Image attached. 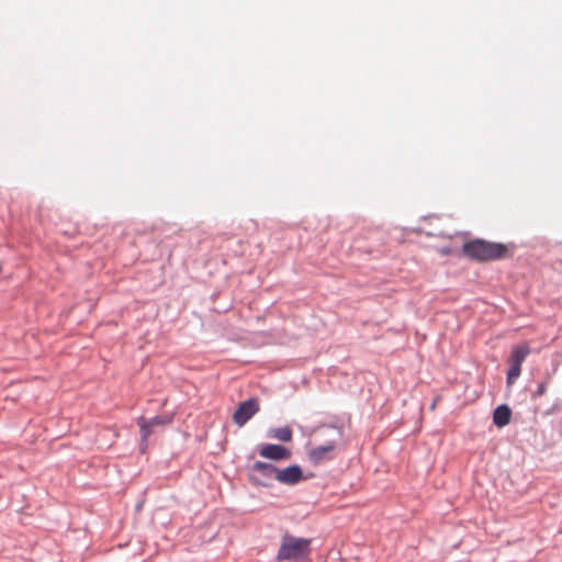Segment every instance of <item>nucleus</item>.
Segmentation results:
<instances>
[{
	"mask_svg": "<svg viewBox=\"0 0 562 562\" xmlns=\"http://www.w3.org/2000/svg\"><path fill=\"white\" fill-rule=\"evenodd\" d=\"M344 432L341 428L328 426L317 432L319 442L310 450L308 457L315 463L334 458L337 446L341 442Z\"/></svg>",
	"mask_w": 562,
	"mask_h": 562,
	"instance_id": "nucleus-2",
	"label": "nucleus"
},
{
	"mask_svg": "<svg viewBox=\"0 0 562 562\" xmlns=\"http://www.w3.org/2000/svg\"><path fill=\"white\" fill-rule=\"evenodd\" d=\"M250 479L261 485H268L271 480L281 481V470L267 462H256L250 470Z\"/></svg>",
	"mask_w": 562,
	"mask_h": 562,
	"instance_id": "nucleus-4",
	"label": "nucleus"
},
{
	"mask_svg": "<svg viewBox=\"0 0 562 562\" xmlns=\"http://www.w3.org/2000/svg\"><path fill=\"white\" fill-rule=\"evenodd\" d=\"M463 254L476 261H490L506 258L509 255V247L502 243H491L483 239H475L465 243L462 247Z\"/></svg>",
	"mask_w": 562,
	"mask_h": 562,
	"instance_id": "nucleus-1",
	"label": "nucleus"
},
{
	"mask_svg": "<svg viewBox=\"0 0 562 562\" xmlns=\"http://www.w3.org/2000/svg\"><path fill=\"white\" fill-rule=\"evenodd\" d=\"M546 391V387L544 385H539L538 390H537V395H542Z\"/></svg>",
	"mask_w": 562,
	"mask_h": 562,
	"instance_id": "nucleus-13",
	"label": "nucleus"
},
{
	"mask_svg": "<svg viewBox=\"0 0 562 562\" xmlns=\"http://www.w3.org/2000/svg\"><path fill=\"white\" fill-rule=\"evenodd\" d=\"M312 475V473L304 474L299 465H291L283 469L282 480L283 483L295 484L302 480L311 477Z\"/></svg>",
	"mask_w": 562,
	"mask_h": 562,
	"instance_id": "nucleus-7",
	"label": "nucleus"
},
{
	"mask_svg": "<svg viewBox=\"0 0 562 562\" xmlns=\"http://www.w3.org/2000/svg\"><path fill=\"white\" fill-rule=\"evenodd\" d=\"M272 437H276V438L281 437V429H274Z\"/></svg>",
	"mask_w": 562,
	"mask_h": 562,
	"instance_id": "nucleus-14",
	"label": "nucleus"
},
{
	"mask_svg": "<svg viewBox=\"0 0 562 562\" xmlns=\"http://www.w3.org/2000/svg\"><path fill=\"white\" fill-rule=\"evenodd\" d=\"M530 349L527 344H522L513 348L510 357L508 359L509 364L520 366L529 355Z\"/></svg>",
	"mask_w": 562,
	"mask_h": 562,
	"instance_id": "nucleus-9",
	"label": "nucleus"
},
{
	"mask_svg": "<svg viewBox=\"0 0 562 562\" xmlns=\"http://www.w3.org/2000/svg\"><path fill=\"white\" fill-rule=\"evenodd\" d=\"M311 554V539L283 535V561L306 562Z\"/></svg>",
	"mask_w": 562,
	"mask_h": 562,
	"instance_id": "nucleus-3",
	"label": "nucleus"
},
{
	"mask_svg": "<svg viewBox=\"0 0 562 562\" xmlns=\"http://www.w3.org/2000/svg\"><path fill=\"white\" fill-rule=\"evenodd\" d=\"M170 422H171L170 417L156 416L151 419H146L145 417H139L137 424L140 428L142 438L144 440H146L150 436L153 428L155 426L167 425Z\"/></svg>",
	"mask_w": 562,
	"mask_h": 562,
	"instance_id": "nucleus-6",
	"label": "nucleus"
},
{
	"mask_svg": "<svg viewBox=\"0 0 562 562\" xmlns=\"http://www.w3.org/2000/svg\"><path fill=\"white\" fill-rule=\"evenodd\" d=\"M292 439V431L288 427H283V442L290 441Z\"/></svg>",
	"mask_w": 562,
	"mask_h": 562,
	"instance_id": "nucleus-12",
	"label": "nucleus"
},
{
	"mask_svg": "<svg viewBox=\"0 0 562 562\" xmlns=\"http://www.w3.org/2000/svg\"><path fill=\"white\" fill-rule=\"evenodd\" d=\"M259 456L270 460H281L280 445H261L258 448Z\"/></svg>",
	"mask_w": 562,
	"mask_h": 562,
	"instance_id": "nucleus-10",
	"label": "nucleus"
},
{
	"mask_svg": "<svg viewBox=\"0 0 562 562\" xmlns=\"http://www.w3.org/2000/svg\"><path fill=\"white\" fill-rule=\"evenodd\" d=\"M510 418H512V411L505 404L497 406L493 413V423L497 427H504V426L508 425L510 422Z\"/></svg>",
	"mask_w": 562,
	"mask_h": 562,
	"instance_id": "nucleus-8",
	"label": "nucleus"
},
{
	"mask_svg": "<svg viewBox=\"0 0 562 562\" xmlns=\"http://www.w3.org/2000/svg\"><path fill=\"white\" fill-rule=\"evenodd\" d=\"M277 559H281V550L278 552Z\"/></svg>",
	"mask_w": 562,
	"mask_h": 562,
	"instance_id": "nucleus-16",
	"label": "nucleus"
},
{
	"mask_svg": "<svg viewBox=\"0 0 562 562\" xmlns=\"http://www.w3.org/2000/svg\"><path fill=\"white\" fill-rule=\"evenodd\" d=\"M258 411V401L249 398L238 405L233 415V420L237 426L243 427Z\"/></svg>",
	"mask_w": 562,
	"mask_h": 562,
	"instance_id": "nucleus-5",
	"label": "nucleus"
},
{
	"mask_svg": "<svg viewBox=\"0 0 562 562\" xmlns=\"http://www.w3.org/2000/svg\"><path fill=\"white\" fill-rule=\"evenodd\" d=\"M282 454H283V459H286L290 457V452L286 451L285 448H283Z\"/></svg>",
	"mask_w": 562,
	"mask_h": 562,
	"instance_id": "nucleus-15",
	"label": "nucleus"
},
{
	"mask_svg": "<svg viewBox=\"0 0 562 562\" xmlns=\"http://www.w3.org/2000/svg\"><path fill=\"white\" fill-rule=\"evenodd\" d=\"M521 367L516 364H509V370L507 372V384H513L516 379L520 375Z\"/></svg>",
	"mask_w": 562,
	"mask_h": 562,
	"instance_id": "nucleus-11",
	"label": "nucleus"
}]
</instances>
